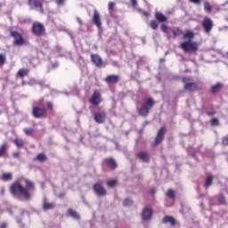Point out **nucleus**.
I'll list each match as a JSON object with an SVG mask.
<instances>
[{
	"label": "nucleus",
	"instance_id": "obj_1",
	"mask_svg": "<svg viewBox=\"0 0 228 228\" xmlns=\"http://www.w3.org/2000/svg\"><path fill=\"white\" fill-rule=\"evenodd\" d=\"M195 37V33L193 31H187L183 34V39L188 40L180 45L181 49L184 53H197L199 51V44L196 42H191Z\"/></svg>",
	"mask_w": 228,
	"mask_h": 228
},
{
	"label": "nucleus",
	"instance_id": "obj_2",
	"mask_svg": "<svg viewBox=\"0 0 228 228\" xmlns=\"http://www.w3.org/2000/svg\"><path fill=\"white\" fill-rule=\"evenodd\" d=\"M10 190L12 195H22L25 199H27V200H29V198L31 197V195L28 191V189H26L19 183L12 184Z\"/></svg>",
	"mask_w": 228,
	"mask_h": 228
},
{
	"label": "nucleus",
	"instance_id": "obj_3",
	"mask_svg": "<svg viewBox=\"0 0 228 228\" xmlns=\"http://www.w3.org/2000/svg\"><path fill=\"white\" fill-rule=\"evenodd\" d=\"M182 81L184 83V90H188V92H195L197 90V83L191 82L193 81L191 77H183Z\"/></svg>",
	"mask_w": 228,
	"mask_h": 228
},
{
	"label": "nucleus",
	"instance_id": "obj_4",
	"mask_svg": "<svg viewBox=\"0 0 228 228\" xmlns=\"http://www.w3.org/2000/svg\"><path fill=\"white\" fill-rule=\"evenodd\" d=\"M32 31L37 37H43V35H45V28L39 22L33 23Z\"/></svg>",
	"mask_w": 228,
	"mask_h": 228
},
{
	"label": "nucleus",
	"instance_id": "obj_5",
	"mask_svg": "<svg viewBox=\"0 0 228 228\" xmlns=\"http://www.w3.org/2000/svg\"><path fill=\"white\" fill-rule=\"evenodd\" d=\"M93 190L94 193H96V195H98L99 197L106 196V189L104 188V186H102V183L101 182L94 183L93 186Z\"/></svg>",
	"mask_w": 228,
	"mask_h": 228
},
{
	"label": "nucleus",
	"instance_id": "obj_6",
	"mask_svg": "<svg viewBox=\"0 0 228 228\" xmlns=\"http://www.w3.org/2000/svg\"><path fill=\"white\" fill-rule=\"evenodd\" d=\"M28 5L31 10H37L39 8V12L44 13V7L42 5V0H28Z\"/></svg>",
	"mask_w": 228,
	"mask_h": 228
},
{
	"label": "nucleus",
	"instance_id": "obj_7",
	"mask_svg": "<svg viewBox=\"0 0 228 228\" xmlns=\"http://www.w3.org/2000/svg\"><path fill=\"white\" fill-rule=\"evenodd\" d=\"M202 28L205 33H211V29H213V20L209 18H205L202 21Z\"/></svg>",
	"mask_w": 228,
	"mask_h": 228
},
{
	"label": "nucleus",
	"instance_id": "obj_8",
	"mask_svg": "<svg viewBox=\"0 0 228 228\" xmlns=\"http://www.w3.org/2000/svg\"><path fill=\"white\" fill-rule=\"evenodd\" d=\"M32 113L36 118H42L46 115L45 109L40 107H34Z\"/></svg>",
	"mask_w": 228,
	"mask_h": 228
},
{
	"label": "nucleus",
	"instance_id": "obj_9",
	"mask_svg": "<svg viewBox=\"0 0 228 228\" xmlns=\"http://www.w3.org/2000/svg\"><path fill=\"white\" fill-rule=\"evenodd\" d=\"M12 37H14V44L16 45H24V38H22V35H20L17 31H13L11 33Z\"/></svg>",
	"mask_w": 228,
	"mask_h": 228
},
{
	"label": "nucleus",
	"instance_id": "obj_10",
	"mask_svg": "<svg viewBox=\"0 0 228 228\" xmlns=\"http://www.w3.org/2000/svg\"><path fill=\"white\" fill-rule=\"evenodd\" d=\"M101 102V93L99 91H94L91 99L90 103L94 104V106H97Z\"/></svg>",
	"mask_w": 228,
	"mask_h": 228
},
{
	"label": "nucleus",
	"instance_id": "obj_11",
	"mask_svg": "<svg viewBox=\"0 0 228 228\" xmlns=\"http://www.w3.org/2000/svg\"><path fill=\"white\" fill-rule=\"evenodd\" d=\"M165 136V127H162L159 130L157 136L155 138L154 145H159L161 142H163V138Z\"/></svg>",
	"mask_w": 228,
	"mask_h": 228
},
{
	"label": "nucleus",
	"instance_id": "obj_12",
	"mask_svg": "<svg viewBox=\"0 0 228 228\" xmlns=\"http://www.w3.org/2000/svg\"><path fill=\"white\" fill-rule=\"evenodd\" d=\"M91 59L96 67H102V58H101V56H99L98 54H92Z\"/></svg>",
	"mask_w": 228,
	"mask_h": 228
},
{
	"label": "nucleus",
	"instance_id": "obj_13",
	"mask_svg": "<svg viewBox=\"0 0 228 228\" xmlns=\"http://www.w3.org/2000/svg\"><path fill=\"white\" fill-rule=\"evenodd\" d=\"M93 21L97 28H101L102 23H101V14H99V12L97 10H94V17H93Z\"/></svg>",
	"mask_w": 228,
	"mask_h": 228
},
{
	"label": "nucleus",
	"instance_id": "obj_14",
	"mask_svg": "<svg viewBox=\"0 0 228 228\" xmlns=\"http://www.w3.org/2000/svg\"><path fill=\"white\" fill-rule=\"evenodd\" d=\"M94 120L97 122V124H102L104 123V120H106V113H97L94 115Z\"/></svg>",
	"mask_w": 228,
	"mask_h": 228
},
{
	"label": "nucleus",
	"instance_id": "obj_15",
	"mask_svg": "<svg viewBox=\"0 0 228 228\" xmlns=\"http://www.w3.org/2000/svg\"><path fill=\"white\" fill-rule=\"evenodd\" d=\"M142 216L144 220H151V218H152V209L149 208H144Z\"/></svg>",
	"mask_w": 228,
	"mask_h": 228
},
{
	"label": "nucleus",
	"instance_id": "obj_16",
	"mask_svg": "<svg viewBox=\"0 0 228 228\" xmlns=\"http://www.w3.org/2000/svg\"><path fill=\"white\" fill-rule=\"evenodd\" d=\"M135 156L138 159H141V161H144V163L149 162V154L147 152L140 151L136 153Z\"/></svg>",
	"mask_w": 228,
	"mask_h": 228
},
{
	"label": "nucleus",
	"instance_id": "obj_17",
	"mask_svg": "<svg viewBox=\"0 0 228 228\" xmlns=\"http://www.w3.org/2000/svg\"><path fill=\"white\" fill-rule=\"evenodd\" d=\"M150 110L151 109H149L147 105L142 104V107L138 110V113L139 115H141V117H147V115H149Z\"/></svg>",
	"mask_w": 228,
	"mask_h": 228
},
{
	"label": "nucleus",
	"instance_id": "obj_18",
	"mask_svg": "<svg viewBox=\"0 0 228 228\" xmlns=\"http://www.w3.org/2000/svg\"><path fill=\"white\" fill-rule=\"evenodd\" d=\"M105 81L107 83H112V84L118 83V76H117V75L108 76L106 77Z\"/></svg>",
	"mask_w": 228,
	"mask_h": 228
},
{
	"label": "nucleus",
	"instance_id": "obj_19",
	"mask_svg": "<svg viewBox=\"0 0 228 228\" xmlns=\"http://www.w3.org/2000/svg\"><path fill=\"white\" fill-rule=\"evenodd\" d=\"M164 224H170L171 225H175V219L170 216H167L163 218Z\"/></svg>",
	"mask_w": 228,
	"mask_h": 228
},
{
	"label": "nucleus",
	"instance_id": "obj_20",
	"mask_svg": "<svg viewBox=\"0 0 228 228\" xmlns=\"http://www.w3.org/2000/svg\"><path fill=\"white\" fill-rule=\"evenodd\" d=\"M105 161L110 168L115 169L117 167V161H115V159H107Z\"/></svg>",
	"mask_w": 228,
	"mask_h": 228
},
{
	"label": "nucleus",
	"instance_id": "obj_21",
	"mask_svg": "<svg viewBox=\"0 0 228 228\" xmlns=\"http://www.w3.org/2000/svg\"><path fill=\"white\" fill-rule=\"evenodd\" d=\"M155 17L159 22H167V18L161 12H156Z\"/></svg>",
	"mask_w": 228,
	"mask_h": 228
},
{
	"label": "nucleus",
	"instance_id": "obj_22",
	"mask_svg": "<svg viewBox=\"0 0 228 228\" xmlns=\"http://www.w3.org/2000/svg\"><path fill=\"white\" fill-rule=\"evenodd\" d=\"M221 89H222V84L217 83L216 85L212 86L211 92L212 94H217V92H220Z\"/></svg>",
	"mask_w": 228,
	"mask_h": 228
},
{
	"label": "nucleus",
	"instance_id": "obj_23",
	"mask_svg": "<svg viewBox=\"0 0 228 228\" xmlns=\"http://www.w3.org/2000/svg\"><path fill=\"white\" fill-rule=\"evenodd\" d=\"M144 106H147L149 110L154 106V100L152 98H148L144 101Z\"/></svg>",
	"mask_w": 228,
	"mask_h": 228
},
{
	"label": "nucleus",
	"instance_id": "obj_24",
	"mask_svg": "<svg viewBox=\"0 0 228 228\" xmlns=\"http://www.w3.org/2000/svg\"><path fill=\"white\" fill-rule=\"evenodd\" d=\"M68 213L69 216H72V218H75L76 220H79V215L77 214V212H76V210L73 209H69Z\"/></svg>",
	"mask_w": 228,
	"mask_h": 228
},
{
	"label": "nucleus",
	"instance_id": "obj_25",
	"mask_svg": "<svg viewBox=\"0 0 228 228\" xmlns=\"http://www.w3.org/2000/svg\"><path fill=\"white\" fill-rule=\"evenodd\" d=\"M204 6H205V12H208V13H211L213 10V6L211 5V4H209V2H205Z\"/></svg>",
	"mask_w": 228,
	"mask_h": 228
},
{
	"label": "nucleus",
	"instance_id": "obj_26",
	"mask_svg": "<svg viewBox=\"0 0 228 228\" xmlns=\"http://www.w3.org/2000/svg\"><path fill=\"white\" fill-rule=\"evenodd\" d=\"M37 161H40L41 163H44V161L47 160V157L44 153H40L37 157Z\"/></svg>",
	"mask_w": 228,
	"mask_h": 228
},
{
	"label": "nucleus",
	"instance_id": "obj_27",
	"mask_svg": "<svg viewBox=\"0 0 228 228\" xmlns=\"http://www.w3.org/2000/svg\"><path fill=\"white\" fill-rule=\"evenodd\" d=\"M12 173H4L2 175L3 181H12Z\"/></svg>",
	"mask_w": 228,
	"mask_h": 228
},
{
	"label": "nucleus",
	"instance_id": "obj_28",
	"mask_svg": "<svg viewBox=\"0 0 228 228\" xmlns=\"http://www.w3.org/2000/svg\"><path fill=\"white\" fill-rule=\"evenodd\" d=\"M25 184L28 190H35V183L29 180H25Z\"/></svg>",
	"mask_w": 228,
	"mask_h": 228
},
{
	"label": "nucleus",
	"instance_id": "obj_29",
	"mask_svg": "<svg viewBox=\"0 0 228 228\" xmlns=\"http://www.w3.org/2000/svg\"><path fill=\"white\" fill-rule=\"evenodd\" d=\"M211 184H213V176L209 175L206 179L205 186H207V188H209V186H211Z\"/></svg>",
	"mask_w": 228,
	"mask_h": 228
},
{
	"label": "nucleus",
	"instance_id": "obj_30",
	"mask_svg": "<svg viewBox=\"0 0 228 228\" xmlns=\"http://www.w3.org/2000/svg\"><path fill=\"white\" fill-rule=\"evenodd\" d=\"M167 197H168L169 199H175V191L172 189H169L167 193H166Z\"/></svg>",
	"mask_w": 228,
	"mask_h": 228
},
{
	"label": "nucleus",
	"instance_id": "obj_31",
	"mask_svg": "<svg viewBox=\"0 0 228 228\" xmlns=\"http://www.w3.org/2000/svg\"><path fill=\"white\" fill-rule=\"evenodd\" d=\"M174 37H181L183 35V30L179 29L178 28L173 29Z\"/></svg>",
	"mask_w": 228,
	"mask_h": 228
},
{
	"label": "nucleus",
	"instance_id": "obj_32",
	"mask_svg": "<svg viewBox=\"0 0 228 228\" xmlns=\"http://www.w3.org/2000/svg\"><path fill=\"white\" fill-rule=\"evenodd\" d=\"M14 143L17 147H24V141L22 139H15Z\"/></svg>",
	"mask_w": 228,
	"mask_h": 228
},
{
	"label": "nucleus",
	"instance_id": "obj_33",
	"mask_svg": "<svg viewBox=\"0 0 228 228\" xmlns=\"http://www.w3.org/2000/svg\"><path fill=\"white\" fill-rule=\"evenodd\" d=\"M18 76H20V77H24V76H28V69H20L18 71Z\"/></svg>",
	"mask_w": 228,
	"mask_h": 228
},
{
	"label": "nucleus",
	"instance_id": "obj_34",
	"mask_svg": "<svg viewBox=\"0 0 228 228\" xmlns=\"http://www.w3.org/2000/svg\"><path fill=\"white\" fill-rule=\"evenodd\" d=\"M107 186L109 188H113V186H117V180H110L107 182Z\"/></svg>",
	"mask_w": 228,
	"mask_h": 228
},
{
	"label": "nucleus",
	"instance_id": "obj_35",
	"mask_svg": "<svg viewBox=\"0 0 228 228\" xmlns=\"http://www.w3.org/2000/svg\"><path fill=\"white\" fill-rule=\"evenodd\" d=\"M43 208L45 210L53 209V208H54V204H53V203H45Z\"/></svg>",
	"mask_w": 228,
	"mask_h": 228
},
{
	"label": "nucleus",
	"instance_id": "obj_36",
	"mask_svg": "<svg viewBox=\"0 0 228 228\" xmlns=\"http://www.w3.org/2000/svg\"><path fill=\"white\" fill-rule=\"evenodd\" d=\"M123 206L127 207V206H133V200L129 199H126L123 201Z\"/></svg>",
	"mask_w": 228,
	"mask_h": 228
},
{
	"label": "nucleus",
	"instance_id": "obj_37",
	"mask_svg": "<svg viewBox=\"0 0 228 228\" xmlns=\"http://www.w3.org/2000/svg\"><path fill=\"white\" fill-rule=\"evenodd\" d=\"M211 124H212V126H219L220 121L218 120L217 118H213L212 120H211Z\"/></svg>",
	"mask_w": 228,
	"mask_h": 228
},
{
	"label": "nucleus",
	"instance_id": "obj_38",
	"mask_svg": "<svg viewBox=\"0 0 228 228\" xmlns=\"http://www.w3.org/2000/svg\"><path fill=\"white\" fill-rule=\"evenodd\" d=\"M4 152H6V144H3L0 147V157L3 156L4 154Z\"/></svg>",
	"mask_w": 228,
	"mask_h": 228
},
{
	"label": "nucleus",
	"instance_id": "obj_39",
	"mask_svg": "<svg viewBox=\"0 0 228 228\" xmlns=\"http://www.w3.org/2000/svg\"><path fill=\"white\" fill-rule=\"evenodd\" d=\"M5 61H6V57L4 54H0V64L4 65Z\"/></svg>",
	"mask_w": 228,
	"mask_h": 228
},
{
	"label": "nucleus",
	"instance_id": "obj_40",
	"mask_svg": "<svg viewBox=\"0 0 228 228\" xmlns=\"http://www.w3.org/2000/svg\"><path fill=\"white\" fill-rule=\"evenodd\" d=\"M160 29L163 31V33H167V31H168V27H167L165 24H162Z\"/></svg>",
	"mask_w": 228,
	"mask_h": 228
},
{
	"label": "nucleus",
	"instance_id": "obj_41",
	"mask_svg": "<svg viewBox=\"0 0 228 228\" xmlns=\"http://www.w3.org/2000/svg\"><path fill=\"white\" fill-rule=\"evenodd\" d=\"M151 29H158V23H156V21H151Z\"/></svg>",
	"mask_w": 228,
	"mask_h": 228
},
{
	"label": "nucleus",
	"instance_id": "obj_42",
	"mask_svg": "<svg viewBox=\"0 0 228 228\" xmlns=\"http://www.w3.org/2000/svg\"><path fill=\"white\" fill-rule=\"evenodd\" d=\"M24 133L29 136V134H31V133H33V129L31 128H25L24 129Z\"/></svg>",
	"mask_w": 228,
	"mask_h": 228
},
{
	"label": "nucleus",
	"instance_id": "obj_43",
	"mask_svg": "<svg viewBox=\"0 0 228 228\" xmlns=\"http://www.w3.org/2000/svg\"><path fill=\"white\" fill-rule=\"evenodd\" d=\"M218 200L220 204H225V198L223 195L219 196Z\"/></svg>",
	"mask_w": 228,
	"mask_h": 228
},
{
	"label": "nucleus",
	"instance_id": "obj_44",
	"mask_svg": "<svg viewBox=\"0 0 228 228\" xmlns=\"http://www.w3.org/2000/svg\"><path fill=\"white\" fill-rule=\"evenodd\" d=\"M191 3H194V4H200L202 0H190Z\"/></svg>",
	"mask_w": 228,
	"mask_h": 228
},
{
	"label": "nucleus",
	"instance_id": "obj_45",
	"mask_svg": "<svg viewBox=\"0 0 228 228\" xmlns=\"http://www.w3.org/2000/svg\"><path fill=\"white\" fill-rule=\"evenodd\" d=\"M113 6H115V3L110 2L109 3V10H113Z\"/></svg>",
	"mask_w": 228,
	"mask_h": 228
},
{
	"label": "nucleus",
	"instance_id": "obj_46",
	"mask_svg": "<svg viewBox=\"0 0 228 228\" xmlns=\"http://www.w3.org/2000/svg\"><path fill=\"white\" fill-rule=\"evenodd\" d=\"M132 5L133 6H137L138 2L136 0H131Z\"/></svg>",
	"mask_w": 228,
	"mask_h": 228
},
{
	"label": "nucleus",
	"instance_id": "obj_47",
	"mask_svg": "<svg viewBox=\"0 0 228 228\" xmlns=\"http://www.w3.org/2000/svg\"><path fill=\"white\" fill-rule=\"evenodd\" d=\"M65 3V0H57V4H63Z\"/></svg>",
	"mask_w": 228,
	"mask_h": 228
},
{
	"label": "nucleus",
	"instance_id": "obj_48",
	"mask_svg": "<svg viewBox=\"0 0 228 228\" xmlns=\"http://www.w3.org/2000/svg\"><path fill=\"white\" fill-rule=\"evenodd\" d=\"M47 107L50 108V110L53 109V103L47 102Z\"/></svg>",
	"mask_w": 228,
	"mask_h": 228
},
{
	"label": "nucleus",
	"instance_id": "obj_49",
	"mask_svg": "<svg viewBox=\"0 0 228 228\" xmlns=\"http://www.w3.org/2000/svg\"><path fill=\"white\" fill-rule=\"evenodd\" d=\"M12 156H13L14 158H19V152H14V153L12 154Z\"/></svg>",
	"mask_w": 228,
	"mask_h": 228
},
{
	"label": "nucleus",
	"instance_id": "obj_50",
	"mask_svg": "<svg viewBox=\"0 0 228 228\" xmlns=\"http://www.w3.org/2000/svg\"><path fill=\"white\" fill-rule=\"evenodd\" d=\"M77 22L80 24V26H81V24H83V21L81 20V19L77 18Z\"/></svg>",
	"mask_w": 228,
	"mask_h": 228
},
{
	"label": "nucleus",
	"instance_id": "obj_51",
	"mask_svg": "<svg viewBox=\"0 0 228 228\" xmlns=\"http://www.w3.org/2000/svg\"><path fill=\"white\" fill-rule=\"evenodd\" d=\"M7 227V224H3L0 228H6Z\"/></svg>",
	"mask_w": 228,
	"mask_h": 228
},
{
	"label": "nucleus",
	"instance_id": "obj_52",
	"mask_svg": "<svg viewBox=\"0 0 228 228\" xmlns=\"http://www.w3.org/2000/svg\"><path fill=\"white\" fill-rule=\"evenodd\" d=\"M151 193H152V195H154V193H156V189H152V190L151 191Z\"/></svg>",
	"mask_w": 228,
	"mask_h": 228
},
{
	"label": "nucleus",
	"instance_id": "obj_53",
	"mask_svg": "<svg viewBox=\"0 0 228 228\" xmlns=\"http://www.w3.org/2000/svg\"><path fill=\"white\" fill-rule=\"evenodd\" d=\"M208 115H215L213 112H208Z\"/></svg>",
	"mask_w": 228,
	"mask_h": 228
},
{
	"label": "nucleus",
	"instance_id": "obj_54",
	"mask_svg": "<svg viewBox=\"0 0 228 228\" xmlns=\"http://www.w3.org/2000/svg\"><path fill=\"white\" fill-rule=\"evenodd\" d=\"M147 124H149V121H145V122H144V126L147 125Z\"/></svg>",
	"mask_w": 228,
	"mask_h": 228
},
{
	"label": "nucleus",
	"instance_id": "obj_55",
	"mask_svg": "<svg viewBox=\"0 0 228 228\" xmlns=\"http://www.w3.org/2000/svg\"><path fill=\"white\" fill-rule=\"evenodd\" d=\"M160 61H161V62L165 61V59H160Z\"/></svg>",
	"mask_w": 228,
	"mask_h": 228
}]
</instances>
